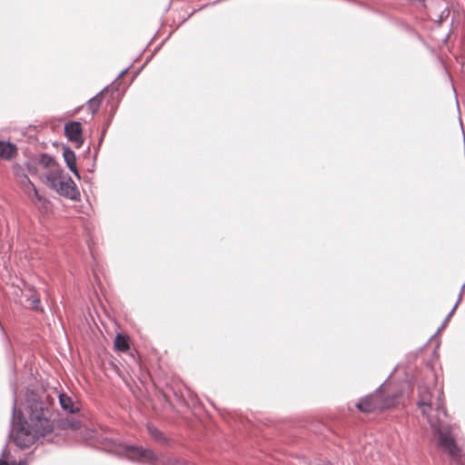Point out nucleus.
<instances>
[{"mask_svg":"<svg viewBox=\"0 0 465 465\" xmlns=\"http://www.w3.org/2000/svg\"><path fill=\"white\" fill-rule=\"evenodd\" d=\"M14 391L12 417L10 420L11 437L15 430L14 441L25 450L35 444L40 438L53 433L54 423V399L45 391L27 390L24 410L17 409L16 388Z\"/></svg>","mask_w":465,"mask_h":465,"instance_id":"1","label":"nucleus"},{"mask_svg":"<svg viewBox=\"0 0 465 465\" xmlns=\"http://www.w3.org/2000/svg\"><path fill=\"white\" fill-rule=\"evenodd\" d=\"M104 448L108 451L117 455H124L129 460L143 461L148 460L153 462L158 460V456L150 449L142 446L122 445L118 440L107 437L104 438Z\"/></svg>","mask_w":465,"mask_h":465,"instance_id":"2","label":"nucleus"},{"mask_svg":"<svg viewBox=\"0 0 465 465\" xmlns=\"http://www.w3.org/2000/svg\"><path fill=\"white\" fill-rule=\"evenodd\" d=\"M382 387L383 384L380 385L373 393L368 394L361 399L356 403V408L365 413H371L389 408L393 403V399L389 400L382 398Z\"/></svg>","mask_w":465,"mask_h":465,"instance_id":"3","label":"nucleus"},{"mask_svg":"<svg viewBox=\"0 0 465 465\" xmlns=\"http://www.w3.org/2000/svg\"><path fill=\"white\" fill-rule=\"evenodd\" d=\"M439 445L450 456L456 465H465V455H460V449L449 430H438Z\"/></svg>","mask_w":465,"mask_h":465,"instance_id":"4","label":"nucleus"},{"mask_svg":"<svg viewBox=\"0 0 465 465\" xmlns=\"http://www.w3.org/2000/svg\"><path fill=\"white\" fill-rule=\"evenodd\" d=\"M64 135L68 141L75 143L76 148H80L84 143L83 128L80 122L66 123L64 124Z\"/></svg>","mask_w":465,"mask_h":465,"instance_id":"5","label":"nucleus"},{"mask_svg":"<svg viewBox=\"0 0 465 465\" xmlns=\"http://www.w3.org/2000/svg\"><path fill=\"white\" fill-rule=\"evenodd\" d=\"M56 193L61 196L74 201L78 200L80 197L76 184L69 175L63 176L62 183Z\"/></svg>","mask_w":465,"mask_h":465,"instance_id":"6","label":"nucleus"},{"mask_svg":"<svg viewBox=\"0 0 465 465\" xmlns=\"http://www.w3.org/2000/svg\"><path fill=\"white\" fill-rule=\"evenodd\" d=\"M63 157L68 169L80 179V173L76 166V156L74 152L67 145L63 146Z\"/></svg>","mask_w":465,"mask_h":465,"instance_id":"7","label":"nucleus"},{"mask_svg":"<svg viewBox=\"0 0 465 465\" xmlns=\"http://www.w3.org/2000/svg\"><path fill=\"white\" fill-rule=\"evenodd\" d=\"M17 153V147L9 141H0V159L11 160Z\"/></svg>","mask_w":465,"mask_h":465,"instance_id":"8","label":"nucleus"},{"mask_svg":"<svg viewBox=\"0 0 465 465\" xmlns=\"http://www.w3.org/2000/svg\"><path fill=\"white\" fill-rule=\"evenodd\" d=\"M63 176L61 170H54L45 176V184L52 190L57 192L62 183Z\"/></svg>","mask_w":465,"mask_h":465,"instance_id":"9","label":"nucleus"},{"mask_svg":"<svg viewBox=\"0 0 465 465\" xmlns=\"http://www.w3.org/2000/svg\"><path fill=\"white\" fill-rule=\"evenodd\" d=\"M417 405L421 409V413L427 415L431 410V394L429 391L425 390L423 392H420V399L417 401Z\"/></svg>","mask_w":465,"mask_h":465,"instance_id":"10","label":"nucleus"},{"mask_svg":"<svg viewBox=\"0 0 465 465\" xmlns=\"http://www.w3.org/2000/svg\"><path fill=\"white\" fill-rule=\"evenodd\" d=\"M58 401L61 408L69 412V413H75L78 411V408L74 406V403L70 396H68L66 393L62 392L58 395Z\"/></svg>","mask_w":465,"mask_h":465,"instance_id":"11","label":"nucleus"},{"mask_svg":"<svg viewBox=\"0 0 465 465\" xmlns=\"http://www.w3.org/2000/svg\"><path fill=\"white\" fill-rule=\"evenodd\" d=\"M29 293L26 295V300L31 302L30 309L35 312H44L43 307L41 306L40 297L37 295L35 287L29 286Z\"/></svg>","mask_w":465,"mask_h":465,"instance_id":"12","label":"nucleus"},{"mask_svg":"<svg viewBox=\"0 0 465 465\" xmlns=\"http://www.w3.org/2000/svg\"><path fill=\"white\" fill-rule=\"evenodd\" d=\"M108 88L105 86L102 91L97 93L94 96L90 98L87 102L88 109L91 111L92 115H94L100 108L102 102L103 93Z\"/></svg>","mask_w":465,"mask_h":465,"instance_id":"13","label":"nucleus"},{"mask_svg":"<svg viewBox=\"0 0 465 465\" xmlns=\"http://www.w3.org/2000/svg\"><path fill=\"white\" fill-rule=\"evenodd\" d=\"M147 430L150 434V436L159 441V442H162V443H167L168 440L167 438L163 435V433L159 430L157 429L155 426L152 425V424H148L147 425Z\"/></svg>","mask_w":465,"mask_h":465,"instance_id":"14","label":"nucleus"},{"mask_svg":"<svg viewBox=\"0 0 465 465\" xmlns=\"http://www.w3.org/2000/svg\"><path fill=\"white\" fill-rule=\"evenodd\" d=\"M114 348L119 351H126L129 350V341L126 336L117 334L114 339Z\"/></svg>","mask_w":465,"mask_h":465,"instance_id":"15","label":"nucleus"},{"mask_svg":"<svg viewBox=\"0 0 465 465\" xmlns=\"http://www.w3.org/2000/svg\"><path fill=\"white\" fill-rule=\"evenodd\" d=\"M81 426L82 422L74 419H66L64 420H61L60 423L58 424V427L63 430L72 429L74 430H79Z\"/></svg>","mask_w":465,"mask_h":465,"instance_id":"16","label":"nucleus"},{"mask_svg":"<svg viewBox=\"0 0 465 465\" xmlns=\"http://www.w3.org/2000/svg\"><path fill=\"white\" fill-rule=\"evenodd\" d=\"M37 162L44 168H50L56 165L54 158L47 153H41Z\"/></svg>","mask_w":465,"mask_h":465,"instance_id":"17","label":"nucleus"},{"mask_svg":"<svg viewBox=\"0 0 465 465\" xmlns=\"http://www.w3.org/2000/svg\"><path fill=\"white\" fill-rule=\"evenodd\" d=\"M464 288H465V282L462 284L461 288H460V291L459 292V295H458V300L456 302V303L454 304L453 308L451 309V311L448 313V315L445 317L443 322H445V324H447V322L450 321V319L451 318V316L453 315L455 310L457 309L459 303L461 301V297H462V293H463V291H464Z\"/></svg>","mask_w":465,"mask_h":465,"instance_id":"18","label":"nucleus"},{"mask_svg":"<svg viewBox=\"0 0 465 465\" xmlns=\"http://www.w3.org/2000/svg\"><path fill=\"white\" fill-rule=\"evenodd\" d=\"M162 465H191L185 460H181L176 458H166L162 460Z\"/></svg>","mask_w":465,"mask_h":465,"instance_id":"19","label":"nucleus"},{"mask_svg":"<svg viewBox=\"0 0 465 465\" xmlns=\"http://www.w3.org/2000/svg\"><path fill=\"white\" fill-rule=\"evenodd\" d=\"M450 9L449 7H445L441 12L440 14L438 16V19H437V23L439 25H441L443 21H445L449 15H450Z\"/></svg>","mask_w":465,"mask_h":465,"instance_id":"20","label":"nucleus"},{"mask_svg":"<svg viewBox=\"0 0 465 465\" xmlns=\"http://www.w3.org/2000/svg\"><path fill=\"white\" fill-rule=\"evenodd\" d=\"M26 166H27V170L30 173L34 174V173H36L37 172V167H36V164L35 163H33V162H28L26 163Z\"/></svg>","mask_w":465,"mask_h":465,"instance_id":"21","label":"nucleus"},{"mask_svg":"<svg viewBox=\"0 0 465 465\" xmlns=\"http://www.w3.org/2000/svg\"><path fill=\"white\" fill-rule=\"evenodd\" d=\"M437 411H442L443 415L446 416L447 415V411L446 410L444 409L443 406L440 405V403H439V405L437 406Z\"/></svg>","mask_w":465,"mask_h":465,"instance_id":"22","label":"nucleus"},{"mask_svg":"<svg viewBox=\"0 0 465 465\" xmlns=\"http://www.w3.org/2000/svg\"><path fill=\"white\" fill-rule=\"evenodd\" d=\"M128 69H129V67H126V68H124V70H122V71L118 74V75L116 76V78H115V79H119L120 77H122L123 75H124V74L127 73Z\"/></svg>","mask_w":465,"mask_h":465,"instance_id":"23","label":"nucleus"},{"mask_svg":"<svg viewBox=\"0 0 465 465\" xmlns=\"http://www.w3.org/2000/svg\"><path fill=\"white\" fill-rule=\"evenodd\" d=\"M445 326H446L445 322H442V324L438 328L435 334L439 333L441 330H443L445 328Z\"/></svg>","mask_w":465,"mask_h":465,"instance_id":"24","label":"nucleus"},{"mask_svg":"<svg viewBox=\"0 0 465 465\" xmlns=\"http://www.w3.org/2000/svg\"><path fill=\"white\" fill-rule=\"evenodd\" d=\"M15 465H27L26 460H20Z\"/></svg>","mask_w":465,"mask_h":465,"instance_id":"25","label":"nucleus"},{"mask_svg":"<svg viewBox=\"0 0 465 465\" xmlns=\"http://www.w3.org/2000/svg\"><path fill=\"white\" fill-rule=\"evenodd\" d=\"M108 124H107L106 126L104 128H103V132H102V135H101V141H103V139H104V134H105V132L107 130Z\"/></svg>","mask_w":465,"mask_h":465,"instance_id":"26","label":"nucleus"},{"mask_svg":"<svg viewBox=\"0 0 465 465\" xmlns=\"http://www.w3.org/2000/svg\"><path fill=\"white\" fill-rule=\"evenodd\" d=\"M0 465H11L9 461L4 460L3 458H0Z\"/></svg>","mask_w":465,"mask_h":465,"instance_id":"27","label":"nucleus"},{"mask_svg":"<svg viewBox=\"0 0 465 465\" xmlns=\"http://www.w3.org/2000/svg\"><path fill=\"white\" fill-rule=\"evenodd\" d=\"M11 465H15V463H17L15 460H13V461H10L9 462Z\"/></svg>","mask_w":465,"mask_h":465,"instance_id":"28","label":"nucleus"},{"mask_svg":"<svg viewBox=\"0 0 465 465\" xmlns=\"http://www.w3.org/2000/svg\"><path fill=\"white\" fill-rule=\"evenodd\" d=\"M35 195H37V191L35 188H34Z\"/></svg>","mask_w":465,"mask_h":465,"instance_id":"29","label":"nucleus"}]
</instances>
